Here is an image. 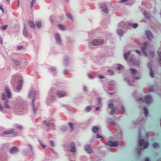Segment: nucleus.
<instances>
[{"label":"nucleus","mask_w":161,"mask_h":161,"mask_svg":"<svg viewBox=\"0 0 161 161\" xmlns=\"http://www.w3.org/2000/svg\"><path fill=\"white\" fill-rule=\"evenodd\" d=\"M130 53H131L130 51H128L127 53H125L124 54V57L125 60H127L128 57L130 54Z\"/></svg>","instance_id":"412c9836"},{"label":"nucleus","mask_w":161,"mask_h":161,"mask_svg":"<svg viewBox=\"0 0 161 161\" xmlns=\"http://www.w3.org/2000/svg\"><path fill=\"white\" fill-rule=\"evenodd\" d=\"M145 100L146 102L147 103H151L152 101V98L149 95H147L146 96Z\"/></svg>","instance_id":"6e6552de"},{"label":"nucleus","mask_w":161,"mask_h":161,"mask_svg":"<svg viewBox=\"0 0 161 161\" xmlns=\"http://www.w3.org/2000/svg\"><path fill=\"white\" fill-rule=\"evenodd\" d=\"M20 106V105L18 103H16L15 104L14 106V109L15 111H17V110L19 109V107Z\"/></svg>","instance_id":"5701e85b"},{"label":"nucleus","mask_w":161,"mask_h":161,"mask_svg":"<svg viewBox=\"0 0 161 161\" xmlns=\"http://www.w3.org/2000/svg\"><path fill=\"white\" fill-rule=\"evenodd\" d=\"M94 46H98L103 43V41L102 39H95L91 42Z\"/></svg>","instance_id":"f03ea898"},{"label":"nucleus","mask_w":161,"mask_h":161,"mask_svg":"<svg viewBox=\"0 0 161 161\" xmlns=\"http://www.w3.org/2000/svg\"><path fill=\"white\" fill-rule=\"evenodd\" d=\"M88 76L89 77V78L91 79H92L93 78V77L90 74H88Z\"/></svg>","instance_id":"6e6d98bb"},{"label":"nucleus","mask_w":161,"mask_h":161,"mask_svg":"<svg viewBox=\"0 0 161 161\" xmlns=\"http://www.w3.org/2000/svg\"><path fill=\"white\" fill-rule=\"evenodd\" d=\"M123 68V66L121 65H119L117 67V69L119 70H120Z\"/></svg>","instance_id":"ea45409f"},{"label":"nucleus","mask_w":161,"mask_h":161,"mask_svg":"<svg viewBox=\"0 0 161 161\" xmlns=\"http://www.w3.org/2000/svg\"><path fill=\"white\" fill-rule=\"evenodd\" d=\"M41 21H37L36 23V25L38 28H40L41 27Z\"/></svg>","instance_id":"4be33fe9"},{"label":"nucleus","mask_w":161,"mask_h":161,"mask_svg":"<svg viewBox=\"0 0 161 161\" xmlns=\"http://www.w3.org/2000/svg\"><path fill=\"white\" fill-rule=\"evenodd\" d=\"M142 150V148L141 147H140L138 148V152L140 153V151H141Z\"/></svg>","instance_id":"680f3d73"},{"label":"nucleus","mask_w":161,"mask_h":161,"mask_svg":"<svg viewBox=\"0 0 161 161\" xmlns=\"http://www.w3.org/2000/svg\"><path fill=\"white\" fill-rule=\"evenodd\" d=\"M117 32L118 34L120 36H122L123 34V31L121 29L118 30L117 31Z\"/></svg>","instance_id":"bb28decb"},{"label":"nucleus","mask_w":161,"mask_h":161,"mask_svg":"<svg viewBox=\"0 0 161 161\" xmlns=\"http://www.w3.org/2000/svg\"><path fill=\"white\" fill-rule=\"evenodd\" d=\"M32 93L33 94V99L32 101V103L33 106V110L34 111V113L35 114L36 113V110L35 108V106L34 105V103L36 100V91H34L33 90H31L29 93V97H30L31 96V94Z\"/></svg>","instance_id":"f257e3e1"},{"label":"nucleus","mask_w":161,"mask_h":161,"mask_svg":"<svg viewBox=\"0 0 161 161\" xmlns=\"http://www.w3.org/2000/svg\"><path fill=\"white\" fill-rule=\"evenodd\" d=\"M68 125L70 128L71 129V131H72L74 129L73 124L72 123L69 122L68 123Z\"/></svg>","instance_id":"cd10ccee"},{"label":"nucleus","mask_w":161,"mask_h":161,"mask_svg":"<svg viewBox=\"0 0 161 161\" xmlns=\"http://www.w3.org/2000/svg\"><path fill=\"white\" fill-rule=\"evenodd\" d=\"M49 142L51 146L53 147L54 146V142L52 141H49Z\"/></svg>","instance_id":"37998d69"},{"label":"nucleus","mask_w":161,"mask_h":161,"mask_svg":"<svg viewBox=\"0 0 161 161\" xmlns=\"http://www.w3.org/2000/svg\"><path fill=\"white\" fill-rule=\"evenodd\" d=\"M91 109V107L90 106H87L86 108V111L87 112L90 111Z\"/></svg>","instance_id":"4c0bfd02"},{"label":"nucleus","mask_w":161,"mask_h":161,"mask_svg":"<svg viewBox=\"0 0 161 161\" xmlns=\"http://www.w3.org/2000/svg\"><path fill=\"white\" fill-rule=\"evenodd\" d=\"M115 112V109H112L111 111L110 114H112V115L114 114V113Z\"/></svg>","instance_id":"c03bdc74"},{"label":"nucleus","mask_w":161,"mask_h":161,"mask_svg":"<svg viewBox=\"0 0 161 161\" xmlns=\"http://www.w3.org/2000/svg\"><path fill=\"white\" fill-rule=\"evenodd\" d=\"M149 90L150 91H152L153 90V87L152 86L149 88Z\"/></svg>","instance_id":"052dcab7"},{"label":"nucleus","mask_w":161,"mask_h":161,"mask_svg":"<svg viewBox=\"0 0 161 161\" xmlns=\"http://www.w3.org/2000/svg\"><path fill=\"white\" fill-rule=\"evenodd\" d=\"M108 107L109 108H113L114 107V105L113 103H110L108 105Z\"/></svg>","instance_id":"e433bc0d"},{"label":"nucleus","mask_w":161,"mask_h":161,"mask_svg":"<svg viewBox=\"0 0 161 161\" xmlns=\"http://www.w3.org/2000/svg\"><path fill=\"white\" fill-rule=\"evenodd\" d=\"M98 104H100L101 102V99L100 98H98L97 99Z\"/></svg>","instance_id":"603ef678"},{"label":"nucleus","mask_w":161,"mask_h":161,"mask_svg":"<svg viewBox=\"0 0 161 161\" xmlns=\"http://www.w3.org/2000/svg\"><path fill=\"white\" fill-rule=\"evenodd\" d=\"M18 151V148L14 146L10 149L9 152L11 153L14 154Z\"/></svg>","instance_id":"f8f14e48"},{"label":"nucleus","mask_w":161,"mask_h":161,"mask_svg":"<svg viewBox=\"0 0 161 161\" xmlns=\"http://www.w3.org/2000/svg\"><path fill=\"white\" fill-rule=\"evenodd\" d=\"M159 59L161 60V52L159 53Z\"/></svg>","instance_id":"774afa93"},{"label":"nucleus","mask_w":161,"mask_h":161,"mask_svg":"<svg viewBox=\"0 0 161 161\" xmlns=\"http://www.w3.org/2000/svg\"><path fill=\"white\" fill-rule=\"evenodd\" d=\"M150 54L151 56L152 57L154 55V53L153 52V51H150Z\"/></svg>","instance_id":"3c124183"},{"label":"nucleus","mask_w":161,"mask_h":161,"mask_svg":"<svg viewBox=\"0 0 161 161\" xmlns=\"http://www.w3.org/2000/svg\"><path fill=\"white\" fill-rule=\"evenodd\" d=\"M58 26L61 30H65L66 28V26L60 24H58Z\"/></svg>","instance_id":"6ab92c4d"},{"label":"nucleus","mask_w":161,"mask_h":161,"mask_svg":"<svg viewBox=\"0 0 161 161\" xmlns=\"http://www.w3.org/2000/svg\"><path fill=\"white\" fill-rule=\"evenodd\" d=\"M99 130V128L96 126H94L92 128V131L93 133H97Z\"/></svg>","instance_id":"aec40b11"},{"label":"nucleus","mask_w":161,"mask_h":161,"mask_svg":"<svg viewBox=\"0 0 161 161\" xmlns=\"http://www.w3.org/2000/svg\"><path fill=\"white\" fill-rule=\"evenodd\" d=\"M16 126L17 128L20 129H23V127L21 125H16Z\"/></svg>","instance_id":"09e8293b"},{"label":"nucleus","mask_w":161,"mask_h":161,"mask_svg":"<svg viewBox=\"0 0 161 161\" xmlns=\"http://www.w3.org/2000/svg\"><path fill=\"white\" fill-rule=\"evenodd\" d=\"M66 15L67 16L69 17L70 19H71L72 20H73V19L72 16L69 14H66Z\"/></svg>","instance_id":"473e14b6"},{"label":"nucleus","mask_w":161,"mask_h":161,"mask_svg":"<svg viewBox=\"0 0 161 161\" xmlns=\"http://www.w3.org/2000/svg\"><path fill=\"white\" fill-rule=\"evenodd\" d=\"M149 68L150 70V75L152 77H154V75L152 69L151 67H149Z\"/></svg>","instance_id":"c756f323"},{"label":"nucleus","mask_w":161,"mask_h":161,"mask_svg":"<svg viewBox=\"0 0 161 161\" xmlns=\"http://www.w3.org/2000/svg\"><path fill=\"white\" fill-rule=\"evenodd\" d=\"M28 23L29 25L31 28L34 29L35 28L34 24L32 21L29 20L28 21Z\"/></svg>","instance_id":"a211bd4d"},{"label":"nucleus","mask_w":161,"mask_h":161,"mask_svg":"<svg viewBox=\"0 0 161 161\" xmlns=\"http://www.w3.org/2000/svg\"><path fill=\"white\" fill-rule=\"evenodd\" d=\"M118 26L119 28H126L127 27V24L125 22H121L119 23Z\"/></svg>","instance_id":"2eb2a0df"},{"label":"nucleus","mask_w":161,"mask_h":161,"mask_svg":"<svg viewBox=\"0 0 161 161\" xmlns=\"http://www.w3.org/2000/svg\"><path fill=\"white\" fill-rule=\"evenodd\" d=\"M127 25H129V26H131L132 25V24L131 23H128L127 24H126Z\"/></svg>","instance_id":"0e129e2a"},{"label":"nucleus","mask_w":161,"mask_h":161,"mask_svg":"<svg viewBox=\"0 0 161 161\" xmlns=\"http://www.w3.org/2000/svg\"><path fill=\"white\" fill-rule=\"evenodd\" d=\"M153 146L154 148H157L159 147L157 143H153Z\"/></svg>","instance_id":"72a5a7b5"},{"label":"nucleus","mask_w":161,"mask_h":161,"mask_svg":"<svg viewBox=\"0 0 161 161\" xmlns=\"http://www.w3.org/2000/svg\"><path fill=\"white\" fill-rule=\"evenodd\" d=\"M146 35L147 38L148 39L151 40L153 37L152 33L149 31H147L146 32Z\"/></svg>","instance_id":"1a4fd4ad"},{"label":"nucleus","mask_w":161,"mask_h":161,"mask_svg":"<svg viewBox=\"0 0 161 161\" xmlns=\"http://www.w3.org/2000/svg\"><path fill=\"white\" fill-rule=\"evenodd\" d=\"M14 64L16 66H18L20 64V62L17 60H14Z\"/></svg>","instance_id":"7c9ffc66"},{"label":"nucleus","mask_w":161,"mask_h":161,"mask_svg":"<svg viewBox=\"0 0 161 161\" xmlns=\"http://www.w3.org/2000/svg\"><path fill=\"white\" fill-rule=\"evenodd\" d=\"M101 8L103 12L107 14L108 13V10L106 6L105 3H102L101 4Z\"/></svg>","instance_id":"9b49d317"},{"label":"nucleus","mask_w":161,"mask_h":161,"mask_svg":"<svg viewBox=\"0 0 161 161\" xmlns=\"http://www.w3.org/2000/svg\"><path fill=\"white\" fill-rule=\"evenodd\" d=\"M50 69L53 72V71H56V69H55V68H54V67H51L50 68Z\"/></svg>","instance_id":"864d4df0"},{"label":"nucleus","mask_w":161,"mask_h":161,"mask_svg":"<svg viewBox=\"0 0 161 161\" xmlns=\"http://www.w3.org/2000/svg\"><path fill=\"white\" fill-rule=\"evenodd\" d=\"M23 34L25 36H27L28 35V32L26 30V28H24L23 31Z\"/></svg>","instance_id":"a878e982"},{"label":"nucleus","mask_w":161,"mask_h":161,"mask_svg":"<svg viewBox=\"0 0 161 161\" xmlns=\"http://www.w3.org/2000/svg\"><path fill=\"white\" fill-rule=\"evenodd\" d=\"M129 0H121L120 2L123 3L128 1Z\"/></svg>","instance_id":"13d9d810"},{"label":"nucleus","mask_w":161,"mask_h":161,"mask_svg":"<svg viewBox=\"0 0 161 161\" xmlns=\"http://www.w3.org/2000/svg\"><path fill=\"white\" fill-rule=\"evenodd\" d=\"M70 149V151L72 152H75V145L73 142L71 143L69 145Z\"/></svg>","instance_id":"4468645a"},{"label":"nucleus","mask_w":161,"mask_h":161,"mask_svg":"<svg viewBox=\"0 0 161 161\" xmlns=\"http://www.w3.org/2000/svg\"><path fill=\"white\" fill-rule=\"evenodd\" d=\"M83 90L85 91H87V87L85 86H84L83 87Z\"/></svg>","instance_id":"bf43d9fd"},{"label":"nucleus","mask_w":161,"mask_h":161,"mask_svg":"<svg viewBox=\"0 0 161 161\" xmlns=\"http://www.w3.org/2000/svg\"><path fill=\"white\" fill-rule=\"evenodd\" d=\"M148 45V43L147 42H146L143 43V46L142 47V51L146 56H147V54L145 50L147 49Z\"/></svg>","instance_id":"423d86ee"},{"label":"nucleus","mask_w":161,"mask_h":161,"mask_svg":"<svg viewBox=\"0 0 161 161\" xmlns=\"http://www.w3.org/2000/svg\"><path fill=\"white\" fill-rule=\"evenodd\" d=\"M41 145L42 146V147L43 148V149H45V148L46 146L45 145H44L42 144Z\"/></svg>","instance_id":"338daca9"},{"label":"nucleus","mask_w":161,"mask_h":161,"mask_svg":"<svg viewBox=\"0 0 161 161\" xmlns=\"http://www.w3.org/2000/svg\"><path fill=\"white\" fill-rule=\"evenodd\" d=\"M140 146L143 147V149H145L147 148L148 145V143L147 141H145L142 139H140L139 142Z\"/></svg>","instance_id":"7ed1b4c3"},{"label":"nucleus","mask_w":161,"mask_h":161,"mask_svg":"<svg viewBox=\"0 0 161 161\" xmlns=\"http://www.w3.org/2000/svg\"><path fill=\"white\" fill-rule=\"evenodd\" d=\"M133 78L135 80H138L140 79V76H138V77H136L135 76H133Z\"/></svg>","instance_id":"a18cd8bd"},{"label":"nucleus","mask_w":161,"mask_h":161,"mask_svg":"<svg viewBox=\"0 0 161 161\" xmlns=\"http://www.w3.org/2000/svg\"><path fill=\"white\" fill-rule=\"evenodd\" d=\"M144 113L145 115L146 116H147L148 114L147 109L146 108H145V107H144Z\"/></svg>","instance_id":"c85d7f7f"},{"label":"nucleus","mask_w":161,"mask_h":161,"mask_svg":"<svg viewBox=\"0 0 161 161\" xmlns=\"http://www.w3.org/2000/svg\"><path fill=\"white\" fill-rule=\"evenodd\" d=\"M3 106L1 105V104H0V110H3Z\"/></svg>","instance_id":"e2e57ef3"},{"label":"nucleus","mask_w":161,"mask_h":161,"mask_svg":"<svg viewBox=\"0 0 161 161\" xmlns=\"http://www.w3.org/2000/svg\"><path fill=\"white\" fill-rule=\"evenodd\" d=\"M106 144L110 146L115 147L118 145V142L117 141L113 142L112 141H109L108 142H107L106 143Z\"/></svg>","instance_id":"0eeeda50"},{"label":"nucleus","mask_w":161,"mask_h":161,"mask_svg":"<svg viewBox=\"0 0 161 161\" xmlns=\"http://www.w3.org/2000/svg\"><path fill=\"white\" fill-rule=\"evenodd\" d=\"M2 99L4 100L6 99V94L5 93H3L2 95Z\"/></svg>","instance_id":"c9c22d12"},{"label":"nucleus","mask_w":161,"mask_h":161,"mask_svg":"<svg viewBox=\"0 0 161 161\" xmlns=\"http://www.w3.org/2000/svg\"><path fill=\"white\" fill-rule=\"evenodd\" d=\"M134 56L133 55H131L129 57V60L130 62H132V60L134 58Z\"/></svg>","instance_id":"f704fd0d"},{"label":"nucleus","mask_w":161,"mask_h":161,"mask_svg":"<svg viewBox=\"0 0 161 161\" xmlns=\"http://www.w3.org/2000/svg\"><path fill=\"white\" fill-rule=\"evenodd\" d=\"M115 82L114 81V80H111V81H110L108 83V85L113 86H114L115 85Z\"/></svg>","instance_id":"393cba45"},{"label":"nucleus","mask_w":161,"mask_h":161,"mask_svg":"<svg viewBox=\"0 0 161 161\" xmlns=\"http://www.w3.org/2000/svg\"><path fill=\"white\" fill-rule=\"evenodd\" d=\"M36 0H32L31 3V7L32 8Z\"/></svg>","instance_id":"58836bf2"},{"label":"nucleus","mask_w":161,"mask_h":161,"mask_svg":"<svg viewBox=\"0 0 161 161\" xmlns=\"http://www.w3.org/2000/svg\"><path fill=\"white\" fill-rule=\"evenodd\" d=\"M50 123L49 122H48V123H47V127H50Z\"/></svg>","instance_id":"69168bd1"},{"label":"nucleus","mask_w":161,"mask_h":161,"mask_svg":"<svg viewBox=\"0 0 161 161\" xmlns=\"http://www.w3.org/2000/svg\"><path fill=\"white\" fill-rule=\"evenodd\" d=\"M108 71L110 75H112L113 74V71L111 69L108 70Z\"/></svg>","instance_id":"de8ad7c7"},{"label":"nucleus","mask_w":161,"mask_h":161,"mask_svg":"<svg viewBox=\"0 0 161 161\" xmlns=\"http://www.w3.org/2000/svg\"><path fill=\"white\" fill-rule=\"evenodd\" d=\"M5 91L7 94V96L8 98H11L12 95L8 89L6 88H5Z\"/></svg>","instance_id":"f3484780"},{"label":"nucleus","mask_w":161,"mask_h":161,"mask_svg":"<svg viewBox=\"0 0 161 161\" xmlns=\"http://www.w3.org/2000/svg\"><path fill=\"white\" fill-rule=\"evenodd\" d=\"M12 133H13L14 135H16L17 133L16 132H15V129H12L10 130L3 132L2 134L3 135H9Z\"/></svg>","instance_id":"39448f33"},{"label":"nucleus","mask_w":161,"mask_h":161,"mask_svg":"<svg viewBox=\"0 0 161 161\" xmlns=\"http://www.w3.org/2000/svg\"><path fill=\"white\" fill-rule=\"evenodd\" d=\"M85 150L88 153H90L92 152V149L90 145H86L85 147Z\"/></svg>","instance_id":"ddd939ff"},{"label":"nucleus","mask_w":161,"mask_h":161,"mask_svg":"<svg viewBox=\"0 0 161 161\" xmlns=\"http://www.w3.org/2000/svg\"><path fill=\"white\" fill-rule=\"evenodd\" d=\"M138 24L136 23L134 24L133 25V27L134 28H136Z\"/></svg>","instance_id":"8fccbe9b"},{"label":"nucleus","mask_w":161,"mask_h":161,"mask_svg":"<svg viewBox=\"0 0 161 161\" xmlns=\"http://www.w3.org/2000/svg\"><path fill=\"white\" fill-rule=\"evenodd\" d=\"M97 138H101L102 137L98 134H97Z\"/></svg>","instance_id":"4d7b16f0"},{"label":"nucleus","mask_w":161,"mask_h":161,"mask_svg":"<svg viewBox=\"0 0 161 161\" xmlns=\"http://www.w3.org/2000/svg\"><path fill=\"white\" fill-rule=\"evenodd\" d=\"M7 27L8 25H4L1 27V29L3 30H5L7 29Z\"/></svg>","instance_id":"2f4dec72"},{"label":"nucleus","mask_w":161,"mask_h":161,"mask_svg":"<svg viewBox=\"0 0 161 161\" xmlns=\"http://www.w3.org/2000/svg\"><path fill=\"white\" fill-rule=\"evenodd\" d=\"M9 102V101L7 100H5L4 102L3 105L5 108L7 109H10V107L8 103Z\"/></svg>","instance_id":"dca6fc26"},{"label":"nucleus","mask_w":161,"mask_h":161,"mask_svg":"<svg viewBox=\"0 0 161 161\" xmlns=\"http://www.w3.org/2000/svg\"><path fill=\"white\" fill-rule=\"evenodd\" d=\"M55 36L57 43L61 45L62 44V42L59 35L58 33H56L55 34Z\"/></svg>","instance_id":"9d476101"},{"label":"nucleus","mask_w":161,"mask_h":161,"mask_svg":"<svg viewBox=\"0 0 161 161\" xmlns=\"http://www.w3.org/2000/svg\"><path fill=\"white\" fill-rule=\"evenodd\" d=\"M23 47L22 46H19L18 47V49L19 50H20L21 49H23Z\"/></svg>","instance_id":"5fc2aeb1"},{"label":"nucleus","mask_w":161,"mask_h":161,"mask_svg":"<svg viewBox=\"0 0 161 161\" xmlns=\"http://www.w3.org/2000/svg\"><path fill=\"white\" fill-rule=\"evenodd\" d=\"M56 94L59 97H62L67 96V93L63 91L58 90Z\"/></svg>","instance_id":"20e7f679"},{"label":"nucleus","mask_w":161,"mask_h":161,"mask_svg":"<svg viewBox=\"0 0 161 161\" xmlns=\"http://www.w3.org/2000/svg\"><path fill=\"white\" fill-rule=\"evenodd\" d=\"M131 73L133 74H135L137 72V70L136 69L131 68L130 69Z\"/></svg>","instance_id":"b1692460"},{"label":"nucleus","mask_w":161,"mask_h":161,"mask_svg":"<svg viewBox=\"0 0 161 161\" xmlns=\"http://www.w3.org/2000/svg\"><path fill=\"white\" fill-rule=\"evenodd\" d=\"M109 123L110 124H112L113 125H116L114 121H113L112 120H111L110 121H109Z\"/></svg>","instance_id":"a19ab883"},{"label":"nucleus","mask_w":161,"mask_h":161,"mask_svg":"<svg viewBox=\"0 0 161 161\" xmlns=\"http://www.w3.org/2000/svg\"><path fill=\"white\" fill-rule=\"evenodd\" d=\"M21 88V85L19 84L17 86V89L18 90H20Z\"/></svg>","instance_id":"79ce46f5"},{"label":"nucleus","mask_w":161,"mask_h":161,"mask_svg":"<svg viewBox=\"0 0 161 161\" xmlns=\"http://www.w3.org/2000/svg\"><path fill=\"white\" fill-rule=\"evenodd\" d=\"M64 60L65 61V62L66 63H68L69 62V59L67 57H66V58H65Z\"/></svg>","instance_id":"49530a36"}]
</instances>
